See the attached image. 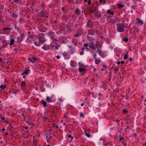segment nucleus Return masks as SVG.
<instances>
[{"label":"nucleus","mask_w":146,"mask_h":146,"mask_svg":"<svg viewBox=\"0 0 146 146\" xmlns=\"http://www.w3.org/2000/svg\"><path fill=\"white\" fill-rule=\"evenodd\" d=\"M56 58L57 59H59L60 58V57L59 56H56Z\"/></svg>","instance_id":"bf43d9fd"},{"label":"nucleus","mask_w":146,"mask_h":146,"mask_svg":"<svg viewBox=\"0 0 146 146\" xmlns=\"http://www.w3.org/2000/svg\"><path fill=\"white\" fill-rule=\"evenodd\" d=\"M117 63V64H120V61H118Z\"/></svg>","instance_id":"680f3d73"},{"label":"nucleus","mask_w":146,"mask_h":146,"mask_svg":"<svg viewBox=\"0 0 146 146\" xmlns=\"http://www.w3.org/2000/svg\"><path fill=\"white\" fill-rule=\"evenodd\" d=\"M48 35L52 39L53 37H54V34L53 32L51 31L48 33Z\"/></svg>","instance_id":"ddd939ff"},{"label":"nucleus","mask_w":146,"mask_h":146,"mask_svg":"<svg viewBox=\"0 0 146 146\" xmlns=\"http://www.w3.org/2000/svg\"><path fill=\"white\" fill-rule=\"evenodd\" d=\"M99 2L102 4H104L106 2L105 0H99Z\"/></svg>","instance_id":"cd10ccee"},{"label":"nucleus","mask_w":146,"mask_h":146,"mask_svg":"<svg viewBox=\"0 0 146 146\" xmlns=\"http://www.w3.org/2000/svg\"><path fill=\"white\" fill-rule=\"evenodd\" d=\"M95 62L96 64H98L100 63L101 61V60L100 59H97L96 58L95 59Z\"/></svg>","instance_id":"2eb2a0df"},{"label":"nucleus","mask_w":146,"mask_h":146,"mask_svg":"<svg viewBox=\"0 0 146 146\" xmlns=\"http://www.w3.org/2000/svg\"><path fill=\"white\" fill-rule=\"evenodd\" d=\"M84 47H86V48L88 49V48L87 47L88 46H89V43H85L84 44Z\"/></svg>","instance_id":"c9c22d12"},{"label":"nucleus","mask_w":146,"mask_h":146,"mask_svg":"<svg viewBox=\"0 0 146 146\" xmlns=\"http://www.w3.org/2000/svg\"><path fill=\"white\" fill-rule=\"evenodd\" d=\"M53 127L55 129H57L59 127L58 125H56L55 124L52 123V124Z\"/></svg>","instance_id":"2f4dec72"},{"label":"nucleus","mask_w":146,"mask_h":146,"mask_svg":"<svg viewBox=\"0 0 146 146\" xmlns=\"http://www.w3.org/2000/svg\"><path fill=\"white\" fill-rule=\"evenodd\" d=\"M18 90H13V93L15 94H16L17 93V91H18Z\"/></svg>","instance_id":"a18cd8bd"},{"label":"nucleus","mask_w":146,"mask_h":146,"mask_svg":"<svg viewBox=\"0 0 146 146\" xmlns=\"http://www.w3.org/2000/svg\"><path fill=\"white\" fill-rule=\"evenodd\" d=\"M60 45H59L58 44H56V46H55V50H57L59 48V47H60Z\"/></svg>","instance_id":"c756f323"},{"label":"nucleus","mask_w":146,"mask_h":146,"mask_svg":"<svg viewBox=\"0 0 146 146\" xmlns=\"http://www.w3.org/2000/svg\"><path fill=\"white\" fill-rule=\"evenodd\" d=\"M0 119H2L3 121H4L5 119V117H3L1 115H0Z\"/></svg>","instance_id":"4c0bfd02"},{"label":"nucleus","mask_w":146,"mask_h":146,"mask_svg":"<svg viewBox=\"0 0 146 146\" xmlns=\"http://www.w3.org/2000/svg\"><path fill=\"white\" fill-rule=\"evenodd\" d=\"M85 135L87 137H90V133L85 132Z\"/></svg>","instance_id":"473e14b6"},{"label":"nucleus","mask_w":146,"mask_h":146,"mask_svg":"<svg viewBox=\"0 0 146 146\" xmlns=\"http://www.w3.org/2000/svg\"><path fill=\"white\" fill-rule=\"evenodd\" d=\"M117 7L119 8H120L121 7H123L124 6V5H122L120 3H118L117 4Z\"/></svg>","instance_id":"a878e982"},{"label":"nucleus","mask_w":146,"mask_h":146,"mask_svg":"<svg viewBox=\"0 0 146 146\" xmlns=\"http://www.w3.org/2000/svg\"><path fill=\"white\" fill-rule=\"evenodd\" d=\"M110 22L113 24H115V21L114 19H110Z\"/></svg>","instance_id":"bb28decb"},{"label":"nucleus","mask_w":146,"mask_h":146,"mask_svg":"<svg viewBox=\"0 0 146 146\" xmlns=\"http://www.w3.org/2000/svg\"><path fill=\"white\" fill-rule=\"evenodd\" d=\"M26 78V76H23V78L24 79L25 78Z\"/></svg>","instance_id":"e2e57ef3"},{"label":"nucleus","mask_w":146,"mask_h":146,"mask_svg":"<svg viewBox=\"0 0 146 146\" xmlns=\"http://www.w3.org/2000/svg\"><path fill=\"white\" fill-rule=\"evenodd\" d=\"M129 60L130 61H131L133 60V59H132V58H129Z\"/></svg>","instance_id":"5fc2aeb1"},{"label":"nucleus","mask_w":146,"mask_h":146,"mask_svg":"<svg viewBox=\"0 0 146 146\" xmlns=\"http://www.w3.org/2000/svg\"><path fill=\"white\" fill-rule=\"evenodd\" d=\"M30 71V70L29 69H26L23 72L21 73V75L27 74Z\"/></svg>","instance_id":"f3484780"},{"label":"nucleus","mask_w":146,"mask_h":146,"mask_svg":"<svg viewBox=\"0 0 146 146\" xmlns=\"http://www.w3.org/2000/svg\"><path fill=\"white\" fill-rule=\"evenodd\" d=\"M120 62V63L121 64H124V62L123 61H121Z\"/></svg>","instance_id":"052dcab7"},{"label":"nucleus","mask_w":146,"mask_h":146,"mask_svg":"<svg viewBox=\"0 0 146 146\" xmlns=\"http://www.w3.org/2000/svg\"><path fill=\"white\" fill-rule=\"evenodd\" d=\"M123 137L122 136L121 137L119 138V141H122L123 140Z\"/></svg>","instance_id":"37998d69"},{"label":"nucleus","mask_w":146,"mask_h":146,"mask_svg":"<svg viewBox=\"0 0 146 146\" xmlns=\"http://www.w3.org/2000/svg\"><path fill=\"white\" fill-rule=\"evenodd\" d=\"M93 24L92 23L91 21L89 20L88 21V23L87 25V26L89 27H93Z\"/></svg>","instance_id":"6e6552de"},{"label":"nucleus","mask_w":146,"mask_h":146,"mask_svg":"<svg viewBox=\"0 0 146 146\" xmlns=\"http://www.w3.org/2000/svg\"><path fill=\"white\" fill-rule=\"evenodd\" d=\"M107 12L108 14H111L112 15H113L114 14V12L113 11H111L110 9L108 10Z\"/></svg>","instance_id":"aec40b11"},{"label":"nucleus","mask_w":146,"mask_h":146,"mask_svg":"<svg viewBox=\"0 0 146 146\" xmlns=\"http://www.w3.org/2000/svg\"><path fill=\"white\" fill-rule=\"evenodd\" d=\"M96 11V9L94 7H92L90 10V12L92 13L95 12Z\"/></svg>","instance_id":"6ab92c4d"},{"label":"nucleus","mask_w":146,"mask_h":146,"mask_svg":"<svg viewBox=\"0 0 146 146\" xmlns=\"http://www.w3.org/2000/svg\"><path fill=\"white\" fill-rule=\"evenodd\" d=\"M68 135V137L70 138H71V140H73L74 139V137L73 136H72L71 135Z\"/></svg>","instance_id":"f704fd0d"},{"label":"nucleus","mask_w":146,"mask_h":146,"mask_svg":"<svg viewBox=\"0 0 146 146\" xmlns=\"http://www.w3.org/2000/svg\"><path fill=\"white\" fill-rule=\"evenodd\" d=\"M84 103H82V104H81V106H84Z\"/></svg>","instance_id":"774afa93"},{"label":"nucleus","mask_w":146,"mask_h":146,"mask_svg":"<svg viewBox=\"0 0 146 146\" xmlns=\"http://www.w3.org/2000/svg\"><path fill=\"white\" fill-rule=\"evenodd\" d=\"M136 19L137 21L139 23H140L141 25H142L143 24V22L141 19Z\"/></svg>","instance_id":"a211bd4d"},{"label":"nucleus","mask_w":146,"mask_h":146,"mask_svg":"<svg viewBox=\"0 0 146 146\" xmlns=\"http://www.w3.org/2000/svg\"><path fill=\"white\" fill-rule=\"evenodd\" d=\"M12 17H13L16 18L18 17L17 15L14 12H13L12 13Z\"/></svg>","instance_id":"dca6fc26"},{"label":"nucleus","mask_w":146,"mask_h":146,"mask_svg":"<svg viewBox=\"0 0 146 146\" xmlns=\"http://www.w3.org/2000/svg\"><path fill=\"white\" fill-rule=\"evenodd\" d=\"M25 35L24 34H21V35L20 37L23 39V38L25 37Z\"/></svg>","instance_id":"ea45409f"},{"label":"nucleus","mask_w":146,"mask_h":146,"mask_svg":"<svg viewBox=\"0 0 146 146\" xmlns=\"http://www.w3.org/2000/svg\"><path fill=\"white\" fill-rule=\"evenodd\" d=\"M62 10L64 11V7H62Z\"/></svg>","instance_id":"69168bd1"},{"label":"nucleus","mask_w":146,"mask_h":146,"mask_svg":"<svg viewBox=\"0 0 146 146\" xmlns=\"http://www.w3.org/2000/svg\"><path fill=\"white\" fill-rule=\"evenodd\" d=\"M91 3V1L90 0H89L88 1V5H90Z\"/></svg>","instance_id":"3c124183"},{"label":"nucleus","mask_w":146,"mask_h":146,"mask_svg":"<svg viewBox=\"0 0 146 146\" xmlns=\"http://www.w3.org/2000/svg\"><path fill=\"white\" fill-rule=\"evenodd\" d=\"M72 41L75 45H76L78 44V41L77 39L73 38Z\"/></svg>","instance_id":"9b49d317"},{"label":"nucleus","mask_w":146,"mask_h":146,"mask_svg":"<svg viewBox=\"0 0 146 146\" xmlns=\"http://www.w3.org/2000/svg\"><path fill=\"white\" fill-rule=\"evenodd\" d=\"M43 118L44 121H45L46 119H48V118L44 116L43 117Z\"/></svg>","instance_id":"de8ad7c7"},{"label":"nucleus","mask_w":146,"mask_h":146,"mask_svg":"<svg viewBox=\"0 0 146 146\" xmlns=\"http://www.w3.org/2000/svg\"><path fill=\"white\" fill-rule=\"evenodd\" d=\"M72 123H73L74 124H75L76 125L77 123V122L76 121H73Z\"/></svg>","instance_id":"8fccbe9b"},{"label":"nucleus","mask_w":146,"mask_h":146,"mask_svg":"<svg viewBox=\"0 0 146 146\" xmlns=\"http://www.w3.org/2000/svg\"><path fill=\"white\" fill-rule=\"evenodd\" d=\"M40 104H43V106L44 107H46V106H48V105H47V103L46 102L44 101L43 100H41V101L40 102Z\"/></svg>","instance_id":"f8f14e48"},{"label":"nucleus","mask_w":146,"mask_h":146,"mask_svg":"<svg viewBox=\"0 0 146 146\" xmlns=\"http://www.w3.org/2000/svg\"><path fill=\"white\" fill-rule=\"evenodd\" d=\"M80 35L78 34L74 35V36L75 37H78V36H79Z\"/></svg>","instance_id":"09e8293b"},{"label":"nucleus","mask_w":146,"mask_h":146,"mask_svg":"<svg viewBox=\"0 0 146 146\" xmlns=\"http://www.w3.org/2000/svg\"><path fill=\"white\" fill-rule=\"evenodd\" d=\"M123 40L125 42H127L128 41V39L127 38H123Z\"/></svg>","instance_id":"72a5a7b5"},{"label":"nucleus","mask_w":146,"mask_h":146,"mask_svg":"<svg viewBox=\"0 0 146 146\" xmlns=\"http://www.w3.org/2000/svg\"><path fill=\"white\" fill-rule=\"evenodd\" d=\"M42 48L45 50H49L50 48V46L49 45L45 44L42 47Z\"/></svg>","instance_id":"423d86ee"},{"label":"nucleus","mask_w":146,"mask_h":146,"mask_svg":"<svg viewBox=\"0 0 146 146\" xmlns=\"http://www.w3.org/2000/svg\"><path fill=\"white\" fill-rule=\"evenodd\" d=\"M52 96H51V97H49L48 96H47L46 97V100L47 102H53L52 100V98H53Z\"/></svg>","instance_id":"9d476101"},{"label":"nucleus","mask_w":146,"mask_h":146,"mask_svg":"<svg viewBox=\"0 0 146 146\" xmlns=\"http://www.w3.org/2000/svg\"><path fill=\"white\" fill-rule=\"evenodd\" d=\"M128 111L126 109H123V113H127Z\"/></svg>","instance_id":"58836bf2"},{"label":"nucleus","mask_w":146,"mask_h":146,"mask_svg":"<svg viewBox=\"0 0 146 146\" xmlns=\"http://www.w3.org/2000/svg\"><path fill=\"white\" fill-rule=\"evenodd\" d=\"M15 2L17 3L19 1V0H13Z\"/></svg>","instance_id":"864d4df0"},{"label":"nucleus","mask_w":146,"mask_h":146,"mask_svg":"<svg viewBox=\"0 0 146 146\" xmlns=\"http://www.w3.org/2000/svg\"><path fill=\"white\" fill-rule=\"evenodd\" d=\"M88 33L89 35H94L95 34V31L94 30H89L88 31Z\"/></svg>","instance_id":"0eeeda50"},{"label":"nucleus","mask_w":146,"mask_h":146,"mask_svg":"<svg viewBox=\"0 0 146 146\" xmlns=\"http://www.w3.org/2000/svg\"><path fill=\"white\" fill-rule=\"evenodd\" d=\"M40 14L42 15V16L44 17H45V16L48 17V16L46 15H45L43 14V13L42 12L40 13Z\"/></svg>","instance_id":"a19ab883"},{"label":"nucleus","mask_w":146,"mask_h":146,"mask_svg":"<svg viewBox=\"0 0 146 146\" xmlns=\"http://www.w3.org/2000/svg\"><path fill=\"white\" fill-rule=\"evenodd\" d=\"M128 58V56L127 54H125L124 55V56L123 57V58L125 60H126Z\"/></svg>","instance_id":"e433bc0d"},{"label":"nucleus","mask_w":146,"mask_h":146,"mask_svg":"<svg viewBox=\"0 0 146 146\" xmlns=\"http://www.w3.org/2000/svg\"><path fill=\"white\" fill-rule=\"evenodd\" d=\"M23 39L20 36H19L17 38V41L18 42H19L22 41L23 40Z\"/></svg>","instance_id":"5701e85b"},{"label":"nucleus","mask_w":146,"mask_h":146,"mask_svg":"<svg viewBox=\"0 0 146 146\" xmlns=\"http://www.w3.org/2000/svg\"><path fill=\"white\" fill-rule=\"evenodd\" d=\"M75 13H76L78 15H80V11L79 9L77 8L75 11Z\"/></svg>","instance_id":"412c9836"},{"label":"nucleus","mask_w":146,"mask_h":146,"mask_svg":"<svg viewBox=\"0 0 146 146\" xmlns=\"http://www.w3.org/2000/svg\"><path fill=\"white\" fill-rule=\"evenodd\" d=\"M5 130V128H3L2 129H0V131L2 130V131H4Z\"/></svg>","instance_id":"6e6d98bb"},{"label":"nucleus","mask_w":146,"mask_h":146,"mask_svg":"<svg viewBox=\"0 0 146 146\" xmlns=\"http://www.w3.org/2000/svg\"><path fill=\"white\" fill-rule=\"evenodd\" d=\"M6 84L3 85L2 84H1L0 86V88L3 90L5 89L6 88Z\"/></svg>","instance_id":"b1692460"},{"label":"nucleus","mask_w":146,"mask_h":146,"mask_svg":"<svg viewBox=\"0 0 146 146\" xmlns=\"http://www.w3.org/2000/svg\"><path fill=\"white\" fill-rule=\"evenodd\" d=\"M19 23L20 24H22L25 22V20L22 18H20L19 19Z\"/></svg>","instance_id":"4468645a"},{"label":"nucleus","mask_w":146,"mask_h":146,"mask_svg":"<svg viewBox=\"0 0 146 146\" xmlns=\"http://www.w3.org/2000/svg\"><path fill=\"white\" fill-rule=\"evenodd\" d=\"M124 21H123L121 23H119L117 24V31L119 32H123L125 31V28H127L128 27V23H123Z\"/></svg>","instance_id":"f03ea898"},{"label":"nucleus","mask_w":146,"mask_h":146,"mask_svg":"<svg viewBox=\"0 0 146 146\" xmlns=\"http://www.w3.org/2000/svg\"><path fill=\"white\" fill-rule=\"evenodd\" d=\"M14 41H14V39H13V38L11 39L10 40V43L9 44L10 45H13L14 43Z\"/></svg>","instance_id":"393cba45"},{"label":"nucleus","mask_w":146,"mask_h":146,"mask_svg":"<svg viewBox=\"0 0 146 146\" xmlns=\"http://www.w3.org/2000/svg\"><path fill=\"white\" fill-rule=\"evenodd\" d=\"M3 29L4 30H10V28H9V27H6V28H4Z\"/></svg>","instance_id":"49530a36"},{"label":"nucleus","mask_w":146,"mask_h":146,"mask_svg":"<svg viewBox=\"0 0 146 146\" xmlns=\"http://www.w3.org/2000/svg\"><path fill=\"white\" fill-rule=\"evenodd\" d=\"M79 71L80 72H86V69L85 68H79Z\"/></svg>","instance_id":"4be33fe9"},{"label":"nucleus","mask_w":146,"mask_h":146,"mask_svg":"<svg viewBox=\"0 0 146 146\" xmlns=\"http://www.w3.org/2000/svg\"><path fill=\"white\" fill-rule=\"evenodd\" d=\"M21 86L23 87L25 86V83L24 81H22V82L21 84Z\"/></svg>","instance_id":"7c9ffc66"},{"label":"nucleus","mask_w":146,"mask_h":146,"mask_svg":"<svg viewBox=\"0 0 146 146\" xmlns=\"http://www.w3.org/2000/svg\"><path fill=\"white\" fill-rule=\"evenodd\" d=\"M76 62L73 60L71 61L70 62V65L72 67H75L76 66Z\"/></svg>","instance_id":"1a4fd4ad"},{"label":"nucleus","mask_w":146,"mask_h":146,"mask_svg":"<svg viewBox=\"0 0 146 146\" xmlns=\"http://www.w3.org/2000/svg\"><path fill=\"white\" fill-rule=\"evenodd\" d=\"M99 45H100L98 44L97 43L94 44L93 41H90V42L89 43V46L94 50L97 49L99 46Z\"/></svg>","instance_id":"20e7f679"},{"label":"nucleus","mask_w":146,"mask_h":146,"mask_svg":"<svg viewBox=\"0 0 146 146\" xmlns=\"http://www.w3.org/2000/svg\"><path fill=\"white\" fill-rule=\"evenodd\" d=\"M93 56L94 58V59H96V56H97V55H96V53H94L93 54Z\"/></svg>","instance_id":"79ce46f5"},{"label":"nucleus","mask_w":146,"mask_h":146,"mask_svg":"<svg viewBox=\"0 0 146 146\" xmlns=\"http://www.w3.org/2000/svg\"><path fill=\"white\" fill-rule=\"evenodd\" d=\"M115 121L116 122H117L118 123H119V120L117 119L115 120Z\"/></svg>","instance_id":"13d9d810"},{"label":"nucleus","mask_w":146,"mask_h":146,"mask_svg":"<svg viewBox=\"0 0 146 146\" xmlns=\"http://www.w3.org/2000/svg\"><path fill=\"white\" fill-rule=\"evenodd\" d=\"M54 38H55V37H53L52 39L53 40V41H59V40H57L56 38H55V39H54Z\"/></svg>","instance_id":"c03bdc74"},{"label":"nucleus","mask_w":146,"mask_h":146,"mask_svg":"<svg viewBox=\"0 0 146 146\" xmlns=\"http://www.w3.org/2000/svg\"><path fill=\"white\" fill-rule=\"evenodd\" d=\"M46 41V39L44 38V35L42 34H40L38 35L36 40L34 42V44L37 46H40Z\"/></svg>","instance_id":"f257e3e1"},{"label":"nucleus","mask_w":146,"mask_h":146,"mask_svg":"<svg viewBox=\"0 0 146 146\" xmlns=\"http://www.w3.org/2000/svg\"><path fill=\"white\" fill-rule=\"evenodd\" d=\"M98 95L99 96H102V94H101L100 93H99L98 94Z\"/></svg>","instance_id":"338daca9"},{"label":"nucleus","mask_w":146,"mask_h":146,"mask_svg":"<svg viewBox=\"0 0 146 146\" xmlns=\"http://www.w3.org/2000/svg\"><path fill=\"white\" fill-rule=\"evenodd\" d=\"M104 68H106L107 67V66L105 65H104L103 66Z\"/></svg>","instance_id":"4d7b16f0"},{"label":"nucleus","mask_w":146,"mask_h":146,"mask_svg":"<svg viewBox=\"0 0 146 146\" xmlns=\"http://www.w3.org/2000/svg\"><path fill=\"white\" fill-rule=\"evenodd\" d=\"M3 11L2 10L0 9V14Z\"/></svg>","instance_id":"0e129e2a"},{"label":"nucleus","mask_w":146,"mask_h":146,"mask_svg":"<svg viewBox=\"0 0 146 146\" xmlns=\"http://www.w3.org/2000/svg\"><path fill=\"white\" fill-rule=\"evenodd\" d=\"M28 60L31 62L33 63L37 60L34 56H32L28 58Z\"/></svg>","instance_id":"39448f33"},{"label":"nucleus","mask_w":146,"mask_h":146,"mask_svg":"<svg viewBox=\"0 0 146 146\" xmlns=\"http://www.w3.org/2000/svg\"><path fill=\"white\" fill-rule=\"evenodd\" d=\"M83 54H84V52H83L82 51L80 53V55H82Z\"/></svg>","instance_id":"603ef678"},{"label":"nucleus","mask_w":146,"mask_h":146,"mask_svg":"<svg viewBox=\"0 0 146 146\" xmlns=\"http://www.w3.org/2000/svg\"><path fill=\"white\" fill-rule=\"evenodd\" d=\"M99 46L97 48L96 52L98 53L101 57L102 58H104L106 57L107 55L105 52H103L101 50L102 48V45H99Z\"/></svg>","instance_id":"7ed1b4c3"},{"label":"nucleus","mask_w":146,"mask_h":146,"mask_svg":"<svg viewBox=\"0 0 146 146\" xmlns=\"http://www.w3.org/2000/svg\"><path fill=\"white\" fill-rule=\"evenodd\" d=\"M80 116L81 117L84 118L85 117L84 115L82 112H80Z\"/></svg>","instance_id":"c85d7f7f"}]
</instances>
